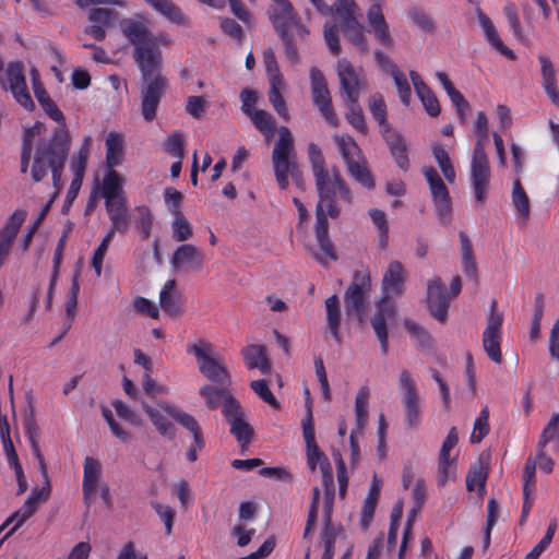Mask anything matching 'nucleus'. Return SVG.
Instances as JSON below:
<instances>
[{"label": "nucleus", "mask_w": 559, "mask_h": 559, "mask_svg": "<svg viewBox=\"0 0 559 559\" xmlns=\"http://www.w3.org/2000/svg\"><path fill=\"white\" fill-rule=\"evenodd\" d=\"M307 152L318 193L314 235L320 253L314 257L321 264H325L328 259H337L329 237L328 217L337 218L342 213V203L350 205L354 197L340 168L326 167L322 151L316 143H309Z\"/></svg>", "instance_id": "f257e3e1"}, {"label": "nucleus", "mask_w": 559, "mask_h": 559, "mask_svg": "<svg viewBox=\"0 0 559 559\" xmlns=\"http://www.w3.org/2000/svg\"><path fill=\"white\" fill-rule=\"evenodd\" d=\"M133 59L140 70L139 92L141 115L147 122L157 116V109L168 88V80L163 74V53L157 37H130Z\"/></svg>", "instance_id": "f03ea898"}, {"label": "nucleus", "mask_w": 559, "mask_h": 559, "mask_svg": "<svg viewBox=\"0 0 559 559\" xmlns=\"http://www.w3.org/2000/svg\"><path fill=\"white\" fill-rule=\"evenodd\" d=\"M34 95L44 111L52 120L59 122L61 127L53 132V136L50 141L41 142L37 146L31 171L32 178L35 182H39L47 176L48 170H51L53 182L57 185L68 157L70 135L64 128L66 119L63 114L51 99L47 91L37 87Z\"/></svg>", "instance_id": "7ed1b4c3"}, {"label": "nucleus", "mask_w": 559, "mask_h": 559, "mask_svg": "<svg viewBox=\"0 0 559 559\" xmlns=\"http://www.w3.org/2000/svg\"><path fill=\"white\" fill-rule=\"evenodd\" d=\"M406 280V272L404 266L399 261H392L382 278V290L384 297L378 304V311L371 320L372 329L374 330L379 342L381 343V350L383 354L388 352V332H386V318L394 317V308L389 305L388 297L401 296L404 292Z\"/></svg>", "instance_id": "20e7f679"}, {"label": "nucleus", "mask_w": 559, "mask_h": 559, "mask_svg": "<svg viewBox=\"0 0 559 559\" xmlns=\"http://www.w3.org/2000/svg\"><path fill=\"white\" fill-rule=\"evenodd\" d=\"M278 133L280 138L272 152V164L280 188L286 189L289 185L288 177L299 181L300 174L292 132L287 127H281Z\"/></svg>", "instance_id": "39448f33"}, {"label": "nucleus", "mask_w": 559, "mask_h": 559, "mask_svg": "<svg viewBox=\"0 0 559 559\" xmlns=\"http://www.w3.org/2000/svg\"><path fill=\"white\" fill-rule=\"evenodd\" d=\"M187 350L194 354L199 371L211 382L210 384L230 385V374L224 359L215 352L212 344L199 341L189 345Z\"/></svg>", "instance_id": "423d86ee"}, {"label": "nucleus", "mask_w": 559, "mask_h": 559, "mask_svg": "<svg viewBox=\"0 0 559 559\" xmlns=\"http://www.w3.org/2000/svg\"><path fill=\"white\" fill-rule=\"evenodd\" d=\"M477 141L474 146L471 162V181L478 203H484L487 199L490 185V165L488 156L485 152V142L488 139V130L475 132Z\"/></svg>", "instance_id": "0eeeda50"}, {"label": "nucleus", "mask_w": 559, "mask_h": 559, "mask_svg": "<svg viewBox=\"0 0 559 559\" xmlns=\"http://www.w3.org/2000/svg\"><path fill=\"white\" fill-rule=\"evenodd\" d=\"M371 290V276L368 271H355L353 282L344 294L347 317H356L360 323L367 311V298Z\"/></svg>", "instance_id": "6e6552de"}, {"label": "nucleus", "mask_w": 559, "mask_h": 559, "mask_svg": "<svg viewBox=\"0 0 559 559\" xmlns=\"http://www.w3.org/2000/svg\"><path fill=\"white\" fill-rule=\"evenodd\" d=\"M269 17L280 35H300L306 32L289 0H271Z\"/></svg>", "instance_id": "1a4fd4ad"}, {"label": "nucleus", "mask_w": 559, "mask_h": 559, "mask_svg": "<svg viewBox=\"0 0 559 559\" xmlns=\"http://www.w3.org/2000/svg\"><path fill=\"white\" fill-rule=\"evenodd\" d=\"M497 305V300L492 299L481 342L488 357L493 362L500 364L502 361L500 345L502 340L503 313L498 311Z\"/></svg>", "instance_id": "9d476101"}, {"label": "nucleus", "mask_w": 559, "mask_h": 559, "mask_svg": "<svg viewBox=\"0 0 559 559\" xmlns=\"http://www.w3.org/2000/svg\"><path fill=\"white\" fill-rule=\"evenodd\" d=\"M310 81L313 104L330 126L338 127L340 119L332 105L328 82L323 73L316 67L310 69Z\"/></svg>", "instance_id": "9b49d317"}, {"label": "nucleus", "mask_w": 559, "mask_h": 559, "mask_svg": "<svg viewBox=\"0 0 559 559\" xmlns=\"http://www.w3.org/2000/svg\"><path fill=\"white\" fill-rule=\"evenodd\" d=\"M329 11H320L323 15H334L340 26L333 22L325 24L323 35H336L341 29L343 32H356L360 28L357 20L358 7L354 0H340L335 5H329Z\"/></svg>", "instance_id": "f8f14e48"}, {"label": "nucleus", "mask_w": 559, "mask_h": 559, "mask_svg": "<svg viewBox=\"0 0 559 559\" xmlns=\"http://www.w3.org/2000/svg\"><path fill=\"white\" fill-rule=\"evenodd\" d=\"M200 396L204 400L205 405L211 411L222 409L223 416L233 415L237 412L239 401L229 390V385L223 384H204L200 388Z\"/></svg>", "instance_id": "ddd939ff"}, {"label": "nucleus", "mask_w": 559, "mask_h": 559, "mask_svg": "<svg viewBox=\"0 0 559 559\" xmlns=\"http://www.w3.org/2000/svg\"><path fill=\"white\" fill-rule=\"evenodd\" d=\"M424 175L429 183L437 215L442 223H447L452 213V201L449 190L433 167L424 168Z\"/></svg>", "instance_id": "4468645a"}, {"label": "nucleus", "mask_w": 559, "mask_h": 559, "mask_svg": "<svg viewBox=\"0 0 559 559\" xmlns=\"http://www.w3.org/2000/svg\"><path fill=\"white\" fill-rule=\"evenodd\" d=\"M399 385L403 393L405 423L408 428H415L420 418L419 392L407 370L400 373Z\"/></svg>", "instance_id": "2eb2a0df"}, {"label": "nucleus", "mask_w": 559, "mask_h": 559, "mask_svg": "<svg viewBox=\"0 0 559 559\" xmlns=\"http://www.w3.org/2000/svg\"><path fill=\"white\" fill-rule=\"evenodd\" d=\"M337 75L341 88L345 94L344 100L358 102L360 93L366 88V81L361 71L355 69L348 60L341 59L337 62Z\"/></svg>", "instance_id": "dca6fc26"}, {"label": "nucleus", "mask_w": 559, "mask_h": 559, "mask_svg": "<svg viewBox=\"0 0 559 559\" xmlns=\"http://www.w3.org/2000/svg\"><path fill=\"white\" fill-rule=\"evenodd\" d=\"M7 83L15 100L27 110H33L35 104L28 93L25 75L24 66L22 62H10L7 71Z\"/></svg>", "instance_id": "f3484780"}, {"label": "nucleus", "mask_w": 559, "mask_h": 559, "mask_svg": "<svg viewBox=\"0 0 559 559\" xmlns=\"http://www.w3.org/2000/svg\"><path fill=\"white\" fill-rule=\"evenodd\" d=\"M450 296L440 277H433L427 284V305L431 316L443 323L448 317Z\"/></svg>", "instance_id": "a211bd4d"}, {"label": "nucleus", "mask_w": 559, "mask_h": 559, "mask_svg": "<svg viewBox=\"0 0 559 559\" xmlns=\"http://www.w3.org/2000/svg\"><path fill=\"white\" fill-rule=\"evenodd\" d=\"M27 216L26 211L16 210L0 230V269L5 263L17 233Z\"/></svg>", "instance_id": "6ab92c4d"}, {"label": "nucleus", "mask_w": 559, "mask_h": 559, "mask_svg": "<svg viewBox=\"0 0 559 559\" xmlns=\"http://www.w3.org/2000/svg\"><path fill=\"white\" fill-rule=\"evenodd\" d=\"M102 478V464L98 460L86 456L84 460V468H83V501L86 508H90L92 504L97 491L98 487L103 485L100 481Z\"/></svg>", "instance_id": "aec40b11"}, {"label": "nucleus", "mask_w": 559, "mask_h": 559, "mask_svg": "<svg viewBox=\"0 0 559 559\" xmlns=\"http://www.w3.org/2000/svg\"><path fill=\"white\" fill-rule=\"evenodd\" d=\"M23 428L31 443L32 452L38 462L40 474L44 480H46V484L49 485L50 479L47 464L39 448V427L37 426L33 407H29L24 414Z\"/></svg>", "instance_id": "412c9836"}, {"label": "nucleus", "mask_w": 559, "mask_h": 559, "mask_svg": "<svg viewBox=\"0 0 559 559\" xmlns=\"http://www.w3.org/2000/svg\"><path fill=\"white\" fill-rule=\"evenodd\" d=\"M204 259L200 249L191 243L180 245L173 253L171 265L175 270L200 271Z\"/></svg>", "instance_id": "4be33fe9"}, {"label": "nucleus", "mask_w": 559, "mask_h": 559, "mask_svg": "<svg viewBox=\"0 0 559 559\" xmlns=\"http://www.w3.org/2000/svg\"><path fill=\"white\" fill-rule=\"evenodd\" d=\"M118 11L106 7L91 8L87 13L90 35H105L118 21Z\"/></svg>", "instance_id": "5701e85b"}, {"label": "nucleus", "mask_w": 559, "mask_h": 559, "mask_svg": "<svg viewBox=\"0 0 559 559\" xmlns=\"http://www.w3.org/2000/svg\"><path fill=\"white\" fill-rule=\"evenodd\" d=\"M226 421L230 426V433L235 436L240 447L247 448L254 435L253 427L246 420V414L241 405H238L237 412L233 415L225 416Z\"/></svg>", "instance_id": "b1692460"}, {"label": "nucleus", "mask_w": 559, "mask_h": 559, "mask_svg": "<svg viewBox=\"0 0 559 559\" xmlns=\"http://www.w3.org/2000/svg\"><path fill=\"white\" fill-rule=\"evenodd\" d=\"M159 305L169 317L175 319L181 317V293L176 288L175 280L167 281L163 286L159 294Z\"/></svg>", "instance_id": "393cba45"}, {"label": "nucleus", "mask_w": 559, "mask_h": 559, "mask_svg": "<svg viewBox=\"0 0 559 559\" xmlns=\"http://www.w3.org/2000/svg\"><path fill=\"white\" fill-rule=\"evenodd\" d=\"M307 463L309 468L313 472L319 464L322 473L323 484L326 487V491H330V487H333V475L331 464L325 454L320 450L317 443L306 445ZM330 495V492H326Z\"/></svg>", "instance_id": "a878e982"}, {"label": "nucleus", "mask_w": 559, "mask_h": 559, "mask_svg": "<svg viewBox=\"0 0 559 559\" xmlns=\"http://www.w3.org/2000/svg\"><path fill=\"white\" fill-rule=\"evenodd\" d=\"M106 212L111 226L107 234L115 236L116 233L124 234L130 226V215L128 212L127 200L105 203Z\"/></svg>", "instance_id": "bb28decb"}, {"label": "nucleus", "mask_w": 559, "mask_h": 559, "mask_svg": "<svg viewBox=\"0 0 559 559\" xmlns=\"http://www.w3.org/2000/svg\"><path fill=\"white\" fill-rule=\"evenodd\" d=\"M381 135L386 142L397 166L403 170H407L409 167V159L407 156V144L405 139L394 129L385 131V133Z\"/></svg>", "instance_id": "cd10ccee"}, {"label": "nucleus", "mask_w": 559, "mask_h": 559, "mask_svg": "<svg viewBox=\"0 0 559 559\" xmlns=\"http://www.w3.org/2000/svg\"><path fill=\"white\" fill-rule=\"evenodd\" d=\"M124 135L118 132H109L106 139V166L108 169L121 165L124 156Z\"/></svg>", "instance_id": "c85d7f7f"}, {"label": "nucleus", "mask_w": 559, "mask_h": 559, "mask_svg": "<svg viewBox=\"0 0 559 559\" xmlns=\"http://www.w3.org/2000/svg\"><path fill=\"white\" fill-rule=\"evenodd\" d=\"M246 366L249 369H259L263 373L271 370V362L266 356V349L263 345L251 344L246 346L241 352Z\"/></svg>", "instance_id": "c756f323"}, {"label": "nucleus", "mask_w": 559, "mask_h": 559, "mask_svg": "<svg viewBox=\"0 0 559 559\" xmlns=\"http://www.w3.org/2000/svg\"><path fill=\"white\" fill-rule=\"evenodd\" d=\"M511 202L516 215L527 222L531 216V200L523 187L521 177H515L512 182Z\"/></svg>", "instance_id": "7c9ffc66"}, {"label": "nucleus", "mask_w": 559, "mask_h": 559, "mask_svg": "<svg viewBox=\"0 0 559 559\" xmlns=\"http://www.w3.org/2000/svg\"><path fill=\"white\" fill-rule=\"evenodd\" d=\"M102 195L105 199V203L127 200L122 189V179L116 170L109 169L104 177Z\"/></svg>", "instance_id": "2f4dec72"}, {"label": "nucleus", "mask_w": 559, "mask_h": 559, "mask_svg": "<svg viewBox=\"0 0 559 559\" xmlns=\"http://www.w3.org/2000/svg\"><path fill=\"white\" fill-rule=\"evenodd\" d=\"M543 86L550 100L559 107V91L557 88L556 73L552 62L545 56H539Z\"/></svg>", "instance_id": "473e14b6"}, {"label": "nucleus", "mask_w": 559, "mask_h": 559, "mask_svg": "<svg viewBox=\"0 0 559 559\" xmlns=\"http://www.w3.org/2000/svg\"><path fill=\"white\" fill-rule=\"evenodd\" d=\"M461 241V254H462V267L465 275L475 282L478 281L477 263L473 252V246L469 237L464 233L460 231Z\"/></svg>", "instance_id": "72a5a7b5"}, {"label": "nucleus", "mask_w": 559, "mask_h": 559, "mask_svg": "<svg viewBox=\"0 0 559 559\" xmlns=\"http://www.w3.org/2000/svg\"><path fill=\"white\" fill-rule=\"evenodd\" d=\"M325 309L328 328L335 341L340 343L341 309L340 300L336 295H333L325 300Z\"/></svg>", "instance_id": "f704fd0d"}, {"label": "nucleus", "mask_w": 559, "mask_h": 559, "mask_svg": "<svg viewBox=\"0 0 559 559\" xmlns=\"http://www.w3.org/2000/svg\"><path fill=\"white\" fill-rule=\"evenodd\" d=\"M333 139L346 166L358 159H362L361 151L350 135H334Z\"/></svg>", "instance_id": "c9c22d12"}, {"label": "nucleus", "mask_w": 559, "mask_h": 559, "mask_svg": "<svg viewBox=\"0 0 559 559\" xmlns=\"http://www.w3.org/2000/svg\"><path fill=\"white\" fill-rule=\"evenodd\" d=\"M163 408L180 425H182L186 429H188L192 435L193 439L197 441L198 447L201 445V437L202 430L200 428L199 423L195 418L185 412L176 411L175 408L164 405Z\"/></svg>", "instance_id": "e433bc0d"}, {"label": "nucleus", "mask_w": 559, "mask_h": 559, "mask_svg": "<svg viewBox=\"0 0 559 559\" xmlns=\"http://www.w3.org/2000/svg\"><path fill=\"white\" fill-rule=\"evenodd\" d=\"M368 107L373 117V119L380 126V133L383 134L385 131L391 130V126L386 120V105L385 102L380 94H374L368 99Z\"/></svg>", "instance_id": "4c0bfd02"}, {"label": "nucleus", "mask_w": 559, "mask_h": 559, "mask_svg": "<svg viewBox=\"0 0 559 559\" xmlns=\"http://www.w3.org/2000/svg\"><path fill=\"white\" fill-rule=\"evenodd\" d=\"M151 7L171 23L185 24L187 17L171 0H152Z\"/></svg>", "instance_id": "58836bf2"}, {"label": "nucleus", "mask_w": 559, "mask_h": 559, "mask_svg": "<svg viewBox=\"0 0 559 559\" xmlns=\"http://www.w3.org/2000/svg\"><path fill=\"white\" fill-rule=\"evenodd\" d=\"M285 87L284 80H272L270 81L269 100L272 104L275 111L284 118L289 119L288 109L286 103L282 96L281 91Z\"/></svg>", "instance_id": "ea45409f"}, {"label": "nucleus", "mask_w": 559, "mask_h": 559, "mask_svg": "<svg viewBox=\"0 0 559 559\" xmlns=\"http://www.w3.org/2000/svg\"><path fill=\"white\" fill-rule=\"evenodd\" d=\"M142 407L160 435L170 439L175 437V426L159 411L151 407L145 402H142Z\"/></svg>", "instance_id": "a19ab883"}, {"label": "nucleus", "mask_w": 559, "mask_h": 559, "mask_svg": "<svg viewBox=\"0 0 559 559\" xmlns=\"http://www.w3.org/2000/svg\"><path fill=\"white\" fill-rule=\"evenodd\" d=\"M331 508L332 497L329 498L326 503L325 526L322 533V539L324 542V552L321 559H333L334 556V543L336 536L331 523Z\"/></svg>", "instance_id": "79ce46f5"}, {"label": "nucleus", "mask_w": 559, "mask_h": 559, "mask_svg": "<svg viewBox=\"0 0 559 559\" xmlns=\"http://www.w3.org/2000/svg\"><path fill=\"white\" fill-rule=\"evenodd\" d=\"M368 389L361 388L355 400L356 428L354 430H357L359 433H362L368 419Z\"/></svg>", "instance_id": "37998d69"}, {"label": "nucleus", "mask_w": 559, "mask_h": 559, "mask_svg": "<svg viewBox=\"0 0 559 559\" xmlns=\"http://www.w3.org/2000/svg\"><path fill=\"white\" fill-rule=\"evenodd\" d=\"M147 26L148 21L141 14H135L120 21V27L123 35H147Z\"/></svg>", "instance_id": "c03bdc74"}, {"label": "nucleus", "mask_w": 559, "mask_h": 559, "mask_svg": "<svg viewBox=\"0 0 559 559\" xmlns=\"http://www.w3.org/2000/svg\"><path fill=\"white\" fill-rule=\"evenodd\" d=\"M254 124V127L264 134V136L270 140L273 138L275 132V121L271 114L265 110L259 109L254 110L252 115L249 116Z\"/></svg>", "instance_id": "a18cd8bd"}, {"label": "nucleus", "mask_w": 559, "mask_h": 559, "mask_svg": "<svg viewBox=\"0 0 559 559\" xmlns=\"http://www.w3.org/2000/svg\"><path fill=\"white\" fill-rule=\"evenodd\" d=\"M347 170L349 175L365 188H374V180L371 176V173L366 167L364 158L347 165Z\"/></svg>", "instance_id": "49530a36"}, {"label": "nucleus", "mask_w": 559, "mask_h": 559, "mask_svg": "<svg viewBox=\"0 0 559 559\" xmlns=\"http://www.w3.org/2000/svg\"><path fill=\"white\" fill-rule=\"evenodd\" d=\"M347 112L345 114L346 120L359 132L367 133V124L362 114V109L358 102L352 99L345 100Z\"/></svg>", "instance_id": "de8ad7c7"}, {"label": "nucleus", "mask_w": 559, "mask_h": 559, "mask_svg": "<svg viewBox=\"0 0 559 559\" xmlns=\"http://www.w3.org/2000/svg\"><path fill=\"white\" fill-rule=\"evenodd\" d=\"M367 19L376 35H388L389 26L382 13L380 2L372 3L368 10Z\"/></svg>", "instance_id": "09e8293b"}, {"label": "nucleus", "mask_w": 559, "mask_h": 559, "mask_svg": "<svg viewBox=\"0 0 559 559\" xmlns=\"http://www.w3.org/2000/svg\"><path fill=\"white\" fill-rule=\"evenodd\" d=\"M173 239L177 242H185L193 236V229L187 217L183 215L174 216L171 223Z\"/></svg>", "instance_id": "8fccbe9b"}, {"label": "nucleus", "mask_w": 559, "mask_h": 559, "mask_svg": "<svg viewBox=\"0 0 559 559\" xmlns=\"http://www.w3.org/2000/svg\"><path fill=\"white\" fill-rule=\"evenodd\" d=\"M487 471L483 465L473 468L466 476V487L469 491L477 490L481 496L485 491Z\"/></svg>", "instance_id": "3c124183"}, {"label": "nucleus", "mask_w": 559, "mask_h": 559, "mask_svg": "<svg viewBox=\"0 0 559 559\" xmlns=\"http://www.w3.org/2000/svg\"><path fill=\"white\" fill-rule=\"evenodd\" d=\"M251 390L265 403L275 409L281 408L280 402L271 392L267 382L264 379L253 380L250 383Z\"/></svg>", "instance_id": "603ef678"}, {"label": "nucleus", "mask_w": 559, "mask_h": 559, "mask_svg": "<svg viewBox=\"0 0 559 559\" xmlns=\"http://www.w3.org/2000/svg\"><path fill=\"white\" fill-rule=\"evenodd\" d=\"M498 514H499L498 502L495 498H491L488 501V506H487V521H486V527H485V532H484V543H483L484 549H487L490 545L491 531L497 523Z\"/></svg>", "instance_id": "864d4df0"}, {"label": "nucleus", "mask_w": 559, "mask_h": 559, "mask_svg": "<svg viewBox=\"0 0 559 559\" xmlns=\"http://www.w3.org/2000/svg\"><path fill=\"white\" fill-rule=\"evenodd\" d=\"M489 411L487 407H484L480 411L479 417L476 419L474 424V429L471 435L472 443H479L489 432Z\"/></svg>", "instance_id": "5fc2aeb1"}, {"label": "nucleus", "mask_w": 559, "mask_h": 559, "mask_svg": "<svg viewBox=\"0 0 559 559\" xmlns=\"http://www.w3.org/2000/svg\"><path fill=\"white\" fill-rule=\"evenodd\" d=\"M369 215L373 222V224L378 227L380 231V246L382 248L386 247L388 243V234H389V224L386 219V215L382 210L372 209L369 211Z\"/></svg>", "instance_id": "6e6d98bb"}, {"label": "nucleus", "mask_w": 559, "mask_h": 559, "mask_svg": "<svg viewBox=\"0 0 559 559\" xmlns=\"http://www.w3.org/2000/svg\"><path fill=\"white\" fill-rule=\"evenodd\" d=\"M164 199L173 216L183 215L181 211L183 194L180 191L168 187L164 191Z\"/></svg>", "instance_id": "4d7b16f0"}, {"label": "nucleus", "mask_w": 559, "mask_h": 559, "mask_svg": "<svg viewBox=\"0 0 559 559\" xmlns=\"http://www.w3.org/2000/svg\"><path fill=\"white\" fill-rule=\"evenodd\" d=\"M114 236L111 234H106L103 238L102 242L99 243L98 248L95 250L93 259H92V266L95 270V273L97 276L102 274V266L103 261L105 258V254L108 250L109 243L111 242Z\"/></svg>", "instance_id": "13d9d810"}, {"label": "nucleus", "mask_w": 559, "mask_h": 559, "mask_svg": "<svg viewBox=\"0 0 559 559\" xmlns=\"http://www.w3.org/2000/svg\"><path fill=\"white\" fill-rule=\"evenodd\" d=\"M207 102L203 96H189L187 98L186 111L194 119H201L205 112Z\"/></svg>", "instance_id": "bf43d9fd"}, {"label": "nucleus", "mask_w": 559, "mask_h": 559, "mask_svg": "<svg viewBox=\"0 0 559 559\" xmlns=\"http://www.w3.org/2000/svg\"><path fill=\"white\" fill-rule=\"evenodd\" d=\"M228 3L231 13L245 25L250 27L253 22V16L245 3L241 0H228Z\"/></svg>", "instance_id": "052dcab7"}, {"label": "nucleus", "mask_w": 559, "mask_h": 559, "mask_svg": "<svg viewBox=\"0 0 559 559\" xmlns=\"http://www.w3.org/2000/svg\"><path fill=\"white\" fill-rule=\"evenodd\" d=\"M411 17L413 23L416 24L421 32H435V22L432 17L428 15L426 12L415 9L411 12Z\"/></svg>", "instance_id": "680f3d73"}, {"label": "nucleus", "mask_w": 559, "mask_h": 559, "mask_svg": "<svg viewBox=\"0 0 559 559\" xmlns=\"http://www.w3.org/2000/svg\"><path fill=\"white\" fill-rule=\"evenodd\" d=\"M417 95L420 98L426 111L431 117H437L440 114L439 102L429 87L418 93Z\"/></svg>", "instance_id": "e2e57ef3"}, {"label": "nucleus", "mask_w": 559, "mask_h": 559, "mask_svg": "<svg viewBox=\"0 0 559 559\" xmlns=\"http://www.w3.org/2000/svg\"><path fill=\"white\" fill-rule=\"evenodd\" d=\"M392 78H393L395 86L397 88L401 102L405 106H408L409 100H411L412 91H411V86L407 82L405 74L402 71H399V72H394V75H392Z\"/></svg>", "instance_id": "0e129e2a"}, {"label": "nucleus", "mask_w": 559, "mask_h": 559, "mask_svg": "<svg viewBox=\"0 0 559 559\" xmlns=\"http://www.w3.org/2000/svg\"><path fill=\"white\" fill-rule=\"evenodd\" d=\"M559 432V414H554L544 429L540 439L538 441V448H545L546 444L554 440Z\"/></svg>", "instance_id": "69168bd1"}, {"label": "nucleus", "mask_w": 559, "mask_h": 559, "mask_svg": "<svg viewBox=\"0 0 559 559\" xmlns=\"http://www.w3.org/2000/svg\"><path fill=\"white\" fill-rule=\"evenodd\" d=\"M133 307L136 312L143 316L151 317L153 319H158L159 310L156 305H154L151 300L144 297H136L133 300Z\"/></svg>", "instance_id": "338daca9"}, {"label": "nucleus", "mask_w": 559, "mask_h": 559, "mask_svg": "<svg viewBox=\"0 0 559 559\" xmlns=\"http://www.w3.org/2000/svg\"><path fill=\"white\" fill-rule=\"evenodd\" d=\"M183 145L185 142L181 134L174 133L165 141L164 150L171 156L181 159L183 157Z\"/></svg>", "instance_id": "774afa93"}]
</instances>
